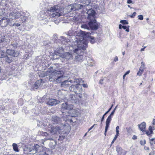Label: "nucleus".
<instances>
[{
	"label": "nucleus",
	"mask_w": 155,
	"mask_h": 155,
	"mask_svg": "<svg viewBox=\"0 0 155 155\" xmlns=\"http://www.w3.org/2000/svg\"><path fill=\"white\" fill-rule=\"evenodd\" d=\"M85 31H81L79 32L76 33V40L74 41V44L77 43V46L75 45H71L69 46V44H68L70 41V40H67L64 37L61 36L60 39L62 44L65 45H68L69 50L71 53L73 52L76 54H81L83 52V51L85 50L87 46V41L84 38Z\"/></svg>",
	"instance_id": "f257e3e1"
},
{
	"label": "nucleus",
	"mask_w": 155,
	"mask_h": 155,
	"mask_svg": "<svg viewBox=\"0 0 155 155\" xmlns=\"http://www.w3.org/2000/svg\"><path fill=\"white\" fill-rule=\"evenodd\" d=\"M51 120L54 124H59L60 125H58L54 127L52 125L49 124L48 126V131L49 132V133L43 131L41 132V134L42 136H48L47 138L45 139V140H52L51 136L56 134L57 132L60 133L59 131L62 130L64 128V127L66 126L65 123L61 124V120L56 116L52 117Z\"/></svg>",
	"instance_id": "f03ea898"
},
{
	"label": "nucleus",
	"mask_w": 155,
	"mask_h": 155,
	"mask_svg": "<svg viewBox=\"0 0 155 155\" xmlns=\"http://www.w3.org/2000/svg\"><path fill=\"white\" fill-rule=\"evenodd\" d=\"M52 73L49 76V79L51 80V81H52L55 83H59L62 80L63 78L64 73L61 71L52 72L51 71H48L47 73Z\"/></svg>",
	"instance_id": "7ed1b4c3"
},
{
	"label": "nucleus",
	"mask_w": 155,
	"mask_h": 155,
	"mask_svg": "<svg viewBox=\"0 0 155 155\" xmlns=\"http://www.w3.org/2000/svg\"><path fill=\"white\" fill-rule=\"evenodd\" d=\"M48 13L52 17H58L64 15L62 10H60L57 6L51 7L48 10Z\"/></svg>",
	"instance_id": "20e7f679"
},
{
	"label": "nucleus",
	"mask_w": 155,
	"mask_h": 155,
	"mask_svg": "<svg viewBox=\"0 0 155 155\" xmlns=\"http://www.w3.org/2000/svg\"><path fill=\"white\" fill-rule=\"evenodd\" d=\"M74 80H77V82L72 83L75 84H73L69 87V89L70 91H71L74 92L75 93H79L80 94L81 93L84 92L81 85L79 84V79H74Z\"/></svg>",
	"instance_id": "39448f33"
},
{
	"label": "nucleus",
	"mask_w": 155,
	"mask_h": 155,
	"mask_svg": "<svg viewBox=\"0 0 155 155\" xmlns=\"http://www.w3.org/2000/svg\"><path fill=\"white\" fill-rule=\"evenodd\" d=\"M24 12H21L14 11L10 13L9 15L10 18L12 20L18 18L24 15Z\"/></svg>",
	"instance_id": "423d86ee"
},
{
	"label": "nucleus",
	"mask_w": 155,
	"mask_h": 155,
	"mask_svg": "<svg viewBox=\"0 0 155 155\" xmlns=\"http://www.w3.org/2000/svg\"><path fill=\"white\" fill-rule=\"evenodd\" d=\"M83 6L84 7L85 6L78 4L74 3L68 6L67 8L69 10V11L70 12L72 10H78Z\"/></svg>",
	"instance_id": "0eeeda50"
},
{
	"label": "nucleus",
	"mask_w": 155,
	"mask_h": 155,
	"mask_svg": "<svg viewBox=\"0 0 155 155\" xmlns=\"http://www.w3.org/2000/svg\"><path fill=\"white\" fill-rule=\"evenodd\" d=\"M90 21L88 23L89 26L92 30H97L98 28V25L95 19L89 20Z\"/></svg>",
	"instance_id": "6e6552de"
},
{
	"label": "nucleus",
	"mask_w": 155,
	"mask_h": 155,
	"mask_svg": "<svg viewBox=\"0 0 155 155\" xmlns=\"http://www.w3.org/2000/svg\"><path fill=\"white\" fill-rule=\"evenodd\" d=\"M87 38V40L89 41L91 44H94L95 42V39L91 35V34L88 32H85L84 38Z\"/></svg>",
	"instance_id": "1a4fd4ad"
},
{
	"label": "nucleus",
	"mask_w": 155,
	"mask_h": 155,
	"mask_svg": "<svg viewBox=\"0 0 155 155\" xmlns=\"http://www.w3.org/2000/svg\"><path fill=\"white\" fill-rule=\"evenodd\" d=\"M87 14L88 15L87 17L88 20L95 19V12L94 10L92 9H89L87 12Z\"/></svg>",
	"instance_id": "9d476101"
},
{
	"label": "nucleus",
	"mask_w": 155,
	"mask_h": 155,
	"mask_svg": "<svg viewBox=\"0 0 155 155\" xmlns=\"http://www.w3.org/2000/svg\"><path fill=\"white\" fill-rule=\"evenodd\" d=\"M6 54L13 57H17L19 55V52L12 49H7L6 51Z\"/></svg>",
	"instance_id": "9b49d317"
},
{
	"label": "nucleus",
	"mask_w": 155,
	"mask_h": 155,
	"mask_svg": "<svg viewBox=\"0 0 155 155\" xmlns=\"http://www.w3.org/2000/svg\"><path fill=\"white\" fill-rule=\"evenodd\" d=\"M62 110H71L73 108V105L72 104H68L67 102H65L61 104Z\"/></svg>",
	"instance_id": "f8f14e48"
},
{
	"label": "nucleus",
	"mask_w": 155,
	"mask_h": 155,
	"mask_svg": "<svg viewBox=\"0 0 155 155\" xmlns=\"http://www.w3.org/2000/svg\"><path fill=\"white\" fill-rule=\"evenodd\" d=\"M77 80H66L63 81L62 82L61 84V87H67L68 85H70V84H69V83L70 82L71 83H77Z\"/></svg>",
	"instance_id": "ddd939ff"
},
{
	"label": "nucleus",
	"mask_w": 155,
	"mask_h": 155,
	"mask_svg": "<svg viewBox=\"0 0 155 155\" xmlns=\"http://www.w3.org/2000/svg\"><path fill=\"white\" fill-rule=\"evenodd\" d=\"M10 21V19L6 18H3L0 21V23L2 27H6Z\"/></svg>",
	"instance_id": "4468645a"
},
{
	"label": "nucleus",
	"mask_w": 155,
	"mask_h": 155,
	"mask_svg": "<svg viewBox=\"0 0 155 155\" xmlns=\"http://www.w3.org/2000/svg\"><path fill=\"white\" fill-rule=\"evenodd\" d=\"M60 102L58 100L54 99H49L47 102V104L50 106H54L60 103Z\"/></svg>",
	"instance_id": "2eb2a0df"
},
{
	"label": "nucleus",
	"mask_w": 155,
	"mask_h": 155,
	"mask_svg": "<svg viewBox=\"0 0 155 155\" xmlns=\"http://www.w3.org/2000/svg\"><path fill=\"white\" fill-rule=\"evenodd\" d=\"M61 57L69 60L72 58V54L69 52H65L63 54H61Z\"/></svg>",
	"instance_id": "dca6fc26"
},
{
	"label": "nucleus",
	"mask_w": 155,
	"mask_h": 155,
	"mask_svg": "<svg viewBox=\"0 0 155 155\" xmlns=\"http://www.w3.org/2000/svg\"><path fill=\"white\" fill-rule=\"evenodd\" d=\"M116 150L119 155H125L127 153L126 151L119 146L117 147Z\"/></svg>",
	"instance_id": "f3484780"
},
{
	"label": "nucleus",
	"mask_w": 155,
	"mask_h": 155,
	"mask_svg": "<svg viewBox=\"0 0 155 155\" xmlns=\"http://www.w3.org/2000/svg\"><path fill=\"white\" fill-rule=\"evenodd\" d=\"M41 148V147L39 146L38 144L35 145L32 148V149H29V152L33 151L34 153H36L37 152H40L41 150H39V149Z\"/></svg>",
	"instance_id": "a211bd4d"
},
{
	"label": "nucleus",
	"mask_w": 155,
	"mask_h": 155,
	"mask_svg": "<svg viewBox=\"0 0 155 155\" xmlns=\"http://www.w3.org/2000/svg\"><path fill=\"white\" fill-rule=\"evenodd\" d=\"M42 84V80L40 79L37 80L35 84L32 86V87L33 89H37Z\"/></svg>",
	"instance_id": "6ab92c4d"
},
{
	"label": "nucleus",
	"mask_w": 155,
	"mask_h": 155,
	"mask_svg": "<svg viewBox=\"0 0 155 155\" xmlns=\"http://www.w3.org/2000/svg\"><path fill=\"white\" fill-rule=\"evenodd\" d=\"M138 127L140 130L142 132L144 131L146 129V123L145 122H142L140 124L138 125Z\"/></svg>",
	"instance_id": "aec40b11"
},
{
	"label": "nucleus",
	"mask_w": 155,
	"mask_h": 155,
	"mask_svg": "<svg viewBox=\"0 0 155 155\" xmlns=\"http://www.w3.org/2000/svg\"><path fill=\"white\" fill-rule=\"evenodd\" d=\"M141 65L140 67L138 72L137 73V75L141 76L143 73L144 69V64L143 62H141Z\"/></svg>",
	"instance_id": "412c9836"
},
{
	"label": "nucleus",
	"mask_w": 155,
	"mask_h": 155,
	"mask_svg": "<svg viewBox=\"0 0 155 155\" xmlns=\"http://www.w3.org/2000/svg\"><path fill=\"white\" fill-rule=\"evenodd\" d=\"M77 95L76 94H71L69 98V100L71 101V102L73 103L75 102V101L77 100Z\"/></svg>",
	"instance_id": "4be33fe9"
},
{
	"label": "nucleus",
	"mask_w": 155,
	"mask_h": 155,
	"mask_svg": "<svg viewBox=\"0 0 155 155\" xmlns=\"http://www.w3.org/2000/svg\"><path fill=\"white\" fill-rule=\"evenodd\" d=\"M55 52L56 55L58 54H59V56L61 57V54L64 53L63 48L62 47H58L56 50Z\"/></svg>",
	"instance_id": "5701e85b"
},
{
	"label": "nucleus",
	"mask_w": 155,
	"mask_h": 155,
	"mask_svg": "<svg viewBox=\"0 0 155 155\" xmlns=\"http://www.w3.org/2000/svg\"><path fill=\"white\" fill-rule=\"evenodd\" d=\"M115 112V111L113 110L111 113L110 114L108 117L106 121V122H107V124H108V123H110L112 119V116L114 115Z\"/></svg>",
	"instance_id": "b1692460"
},
{
	"label": "nucleus",
	"mask_w": 155,
	"mask_h": 155,
	"mask_svg": "<svg viewBox=\"0 0 155 155\" xmlns=\"http://www.w3.org/2000/svg\"><path fill=\"white\" fill-rule=\"evenodd\" d=\"M77 54V55L75 56V59L77 61H81L83 59V56L82 54Z\"/></svg>",
	"instance_id": "393cba45"
},
{
	"label": "nucleus",
	"mask_w": 155,
	"mask_h": 155,
	"mask_svg": "<svg viewBox=\"0 0 155 155\" xmlns=\"http://www.w3.org/2000/svg\"><path fill=\"white\" fill-rule=\"evenodd\" d=\"M87 64L89 66H93L94 65V61L90 57H88L87 58Z\"/></svg>",
	"instance_id": "a878e982"
},
{
	"label": "nucleus",
	"mask_w": 155,
	"mask_h": 155,
	"mask_svg": "<svg viewBox=\"0 0 155 155\" xmlns=\"http://www.w3.org/2000/svg\"><path fill=\"white\" fill-rule=\"evenodd\" d=\"M1 48L0 47V50ZM6 55V52L4 50L0 51V58H4Z\"/></svg>",
	"instance_id": "bb28decb"
},
{
	"label": "nucleus",
	"mask_w": 155,
	"mask_h": 155,
	"mask_svg": "<svg viewBox=\"0 0 155 155\" xmlns=\"http://www.w3.org/2000/svg\"><path fill=\"white\" fill-rule=\"evenodd\" d=\"M12 147L13 150L16 152H18L19 150L18 148V145L15 143L12 144Z\"/></svg>",
	"instance_id": "cd10ccee"
},
{
	"label": "nucleus",
	"mask_w": 155,
	"mask_h": 155,
	"mask_svg": "<svg viewBox=\"0 0 155 155\" xmlns=\"http://www.w3.org/2000/svg\"><path fill=\"white\" fill-rule=\"evenodd\" d=\"M119 126H117L116 127V129H115V131H116L115 136H117L118 137V136L119 135Z\"/></svg>",
	"instance_id": "c85d7f7f"
},
{
	"label": "nucleus",
	"mask_w": 155,
	"mask_h": 155,
	"mask_svg": "<svg viewBox=\"0 0 155 155\" xmlns=\"http://www.w3.org/2000/svg\"><path fill=\"white\" fill-rule=\"evenodd\" d=\"M5 58L6 61L8 63L11 62L12 61V57H9L7 56Z\"/></svg>",
	"instance_id": "c756f323"
},
{
	"label": "nucleus",
	"mask_w": 155,
	"mask_h": 155,
	"mask_svg": "<svg viewBox=\"0 0 155 155\" xmlns=\"http://www.w3.org/2000/svg\"><path fill=\"white\" fill-rule=\"evenodd\" d=\"M5 36L0 35V43L2 42L5 41Z\"/></svg>",
	"instance_id": "7c9ffc66"
},
{
	"label": "nucleus",
	"mask_w": 155,
	"mask_h": 155,
	"mask_svg": "<svg viewBox=\"0 0 155 155\" xmlns=\"http://www.w3.org/2000/svg\"><path fill=\"white\" fill-rule=\"evenodd\" d=\"M109 124H110V123H108V124H107V122H106V126H105V133H104V135L105 136H106V133L107 132V131L109 127Z\"/></svg>",
	"instance_id": "2f4dec72"
},
{
	"label": "nucleus",
	"mask_w": 155,
	"mask_h": 155,
	"mask_svg": "<svg viewBox=\"0 0 155 155\" xmlns=\"http://www.w3.org/2000/svg\"><path fill=\"white\" fill-rule=\"evenodd\" d=\"M81 27L82 28H83L84 29H86L88 30H89L90 29V28L89 26L86 24H84L82 25L81 26Z\"/></svg>",
	"instance_id": "473e14b6"
},
{
	"label": "nucleus",
	"mask_w": 155,
	"mask_h": 155,
	"mask_svg": "<svg viewBox=\"0 0 155 155\" xmlns=\"http://www.w3.org/2000/svg\"><path fill=\"white\" fill-rule=\"evenodd\" d=\"M68 115H64V114H63V115L62 116V118L63 119V120L64 121L66 122L68 120Z\"/></svg>",
	"instance_id": "72a5a7b5"
},
{
	"label": "nucleus",
	"mask_w": 155,
	"mask_h": 155,
	"mask_svg": "<svg viewBox=\"0 0 155 155\" xmlns=\"http://www.w3.org/2000/svg\"><path fill=\"white\" fill-rule=\"evenodd\" d=\"M109 111L108 110L107 111L105 114H104L103 115L102 117V118L101 119V123H102V122L104 121V116L106 115V114H108Z\"/></svg>",
	"instance_id": "f704fd0d"
},
{
	"label": "nucleus",
	"mask_w": 155,
	"mask_h": 155,
	"mask_svg": "<svg viewBox=\"0 0 155 155\" xmlns=\"http://www.w3.org/2000/svg\"><path fill=\"white\" fill-rule=\"evenodd\" d=\"M120 22L123 25L127 24H128V22L126 20H121Z\"/></svg>",
	"instance_id": "c9c22d12"
},
{
	"label": "nucleus",
	"mask_w": 155,
	"mask_h": 155,
	"mask_svg": "<svg viewBox=\"0 0 155 155\" xmlns=\"http://www.w3.org/2000/svg\"><path fill=\"white\" fill-rule=\"evenodd\" d=\"M122 28L124 29H125L126 30V31H127V32H129V26H128V27L126 26H125V25H123L122 26Z\"/></svg>",
	"instance_id": "e433bc0d"
},
{
	"label": "nucleus",
	"mask_w": 155,
	"mask_h": 155,
	"mask_svg": "<svg viewBox=\"0 0 155 155\" xmlns=\"http://www.w3.org/2000/svg\"><path fill=\"white\" fill-rule=\"evenodd\" d=\"M5 13V9L4 8L0 9V15H4Z\"/></svg>",
	"instance_id": "4c0bfd02"
},
{
	"label": "nucleus",
	"mask_w": 155,
	"mask_h": 155,
	"mask_svg": "<svg viewBox=\"0 0 155 155\" xmlns=\"http://www.w3.org/2000/svg\"><path fill=\"white\" fill-rule=\"evenodd\" d=\"M18 44L17 43H12L11 44V46H12L13 47L15 48L17 47Z\"/></svg>",
	"instance_id": "58836bf2"
},
{
	"label": "nucleus",
	"mask_w": 155,
	"mask_h": 155,
	"mask_svg": "<svg viewBox=\"0 0 155 155\" xmlns=\"http://www.w3.org/2000/svg\"><path fill=\"white\" fill-rule=\"evenodd\" d=\"M82 93H81L80 94L79 93H76V94L77 95H76V96L80 98H82Z\"/></svg>",
	"instance_id": "ea45409f"
},
{
	"label": "nucleus",
	"mask_w": 155,
	"mask_h": 155,
	"mask_svg": "<svg viewBox=\"0 0 155 155\" xmlns=\"http://www.w3.org/2000/svg\"><path fill=\"white\" fill-rule=\"evenodd\" d=\"M138 19L140 20H143V16L142 15H140L138 16Z\"/></svg>",
	"instance_id": "a19ab883"
},
{
	"label": "nucleus",
	"mask_w": 155,
	"mask_h": 155,
	"mask_svg": "<svg viewBox=\"0 0 155 155\" xmlns=\"http://www.w3.org/2000/svg\"><path fill=\"white\" fill-rule=\"evenodd\" d=\"M105 78H102L100 81L99 82V83L101 84H103V81L104 80Z\"/></svg>",
	"instance_id": "79ce46f5"
},
{
	"label": "nucleus",
	"mask_w": 155,
	"mask_h": 155,
	"mask_svg": "<svg viewBox=\"0 0 155 155\" xmlns=\"http://www.w3.org/2000/svg\"><path fill=\"white\" fill-rule=\"evenodd\" d=\"M117 137L118 136H115L114 137L111 143V144H112L114 142V141L117 139Z\"/></svg>",
	"instance_id": "37998d69"
},
{
	"label": "nucleus",
	"mask_w": 155,
	"mask_h": 155,
	"mask_svg": "<svg viewBox=\"0 0 155 155\" xmlns=\"http://www.w3.org/2000/svg\"><path fill=\"white\" fill-rule=\"evenodd\" d=\"M140 143L141 145H143L146 143V140H143V141H140Z\"/></svg>",
	"instance_id": "c03bdc74"
},
{
	"label": "nucleus",
	"mask_w": 155,
	"mask_h": 155,
	"mask_svg": "<svg viewBox=\"0 0 155 155\" xmlns=\"http://www.w3.org/2000/svg\"><path fill=\"white\" fill-rule=\"evenodd\" d=\"M136 14V12H134L132 15H130V16L131 18H134Z\"/></svg>",
	"instance_id": "a18cd8bd"
},
{
	"label": "nucleus",
	"mask_w": 155,
	"mask_h": 155,
	"mask_svg": "<svg viewBox=\"0 0 155 155\" xmlns=\"http://www.w3.org/2000/svg\"><path fill=\"white\" fill-rule=\"evenodd\" d=\"M152 132H151L149 130H147L146 131V134L147 135H149L152 134Z\"/></svg>",
	"instance_id": "49530a36"
},
{
	"label": "nucleus",
	"mask_w": 155,
	"mask_h": 155,
	"mask_svg": "<svg viewBox=\"0 0 155 155\" xmlns=\"http://www.w3.org/2000/svg\"><path fill=\"white\" fill-rule=\"evenodd\" d=\"M150 141L152 142V144H155V139L152 138L151 139Z\"/></svg>",
	"instance_id": "de8ad7c7"
},
{
	"label": "nucleus",
	"mask_w": 155,
	"mask_h": 155,
	"mask_svg": "<svg viewBox=\"0 0 155 155\" xmlns=\"http://www.w3.org/2000/svg\"><path fill=\"white\" fill-rule=\"evenodd\" d=\"M149 131H150L151 132H152V133H153V131H152V127L151 126H150L149 127Z\"/></svg>",
	"instance_id": "09e8293b"
},
{
	"label": "nucleus",
	"mask_w": 155,
	"mask_h": 155,
	"mask_svg": "<svg viewBox=\"0 0 155 155\" xmlns=\"http://www.w3.org/2000/svg\"><path fill=\"white\" fill-rule=\"evenodd\" d=\"M73 35L72 34H71V31H70L68 32V35L69 36H71Z\"/></svg>",
	"instance_id": "8fccbe9b"
},
{
	"label": "nucleus",
	"mask_w": 155,
	"mask_h": 155,
	"mask_svg": "<svg viewBox=\"0 0 155 155\" xmlns=\"http://www.w3.org/2000/svg\"><path fill=\"white\" fill-rule=\"evenodd\" d=\"M118 58L117 56H116L114 58V61H115V62L117 61H118Z\"/></svg>",
	"instance_id": "3c124183"
},
{
	"label": "nucleus",
	"mask_w": 155,
	"mask_h": 155,
	"mask_svg": "<svg viewBox=\"0 0 155 155\" xmlns=\"http://www.w3.org/2000/svg\"><path fill=\"white\" fill-rule=\"evenodd\" d=\"M137 138V137L136 136L134 135L132 137V139L133 140L136 139Z\"/></svg>",
	"instance_id": "603ef678"
},
{
	"label": "nucleus",
	"mask_w": 155,
	"mask_h": 155,
	"mask_svg": "<svg viewBox=\"0 0 155 155\" xmlns=\"http://www.w3.org/2000/svg\"><path fill=\"white\" fill-rule=\"evenodd\" d=\"M82 85L84 87H88V85L87 84H83Z\"/></svg>",
	"instance_id": "864d4df0"
},
{
	"label": "nucleus",
	"mask_w": 155,
	"mask_h": 155,
	"mask_svg": "<svg viewBox=\"0 0 155 155\" xmlns=\"http://www.w3.org/2000/svg\"><path fill=\"white\" fill-rule=\"evenodd\" d=\"M144 149L146 150H149V148L148 147L145 146L144 147Z\"/></svg>",
	"instance_id": "5fc2aeb1"
},
{
	"label": "nucleus",
	"mask_w": 155,
	"mask_h": 155,
	"mask_svg": "<svg viewBox=\"0 0 155 155\" xmlns=\"http://www.w3.org/2000/svg\"><path fill=\"white\" fill-rule=\"evenodd\" d=\"M59 20H54V22L56 24H58L59 22Z\"/></svg>",
	"instance_id": "6e6d98bb"
},
{
	"label": "nucleus",
	"mask_w": 155,
	"mask_h": 155,
	"mask_svg": "<svg viewBox=\"0 0 155 155\" xmlns=\"http://www.w3.org/2000/svg\"><path fill=\"white\" fill-rule=\"evenodd\" d=\"M126 129L127 132H128V133H129V131L130 129V127H127L126 128Z\"/></svg>",
	"instance_id": "4d7b16f0"
},
{
	"label": "nucleus",
	"mask_w": 155,
	"mask_h": 155,
	"mask_svg": "<svg viewBox=\"0 0 155 155\" xmlns=\"http://www.w3.org/2000/svg\"><path fill=\"white\" fill-rule=\"evenodd\" d=\"M132 1L131 0H127V3L128 4H130L131 3H132Z\"/></svg>",
	"instance_id": "13d9d810"
},
{
	"label": "nucleus",
	"mask_w": 155,
	"mask_h": 155,
	"mask_svg": "<svg viewBox=\"0 0 155 155\" xmlns=\"http://www.w3.org/2000/svg\"><path fill=\"white\" fill-rule=\"evenodd\" d=\"M95 124H94L93 126H91L89 129L88 130V131H90V130H91L92 128L94 127V125H95Z\"/></svg>",
	"instance_id": "bf43d9fd"
},
{
	"label": "nucleus",
	"mask_w": 155,
	"mask_h": 155,
	"mask_svg": "<svg viewBox=\"0 0 155 155\" xmlns=\"http://www.w3.org/2000/svg\"><path fill=\"white\" fill-rule=\"evenodd\" d=\"M15 26L17 27H19L20 26V24H19L18 23H16Z\"/></svg>",
	"instance_id": "052dcab7"
},
{
	"label": "nucleus",
	"mask_w": 155,
	"mask_h": 155,
	"mask_svg": "<svg viewBox=\"0 0 155 155\" xmlns=\"http://www.w3.org/2000/svg\"><path fill=\"white\" fill-rule=\"evenodd\" d=\"M130 71H127V72L125 73V75H127V74H128L130 73Z\"/></svg>",
	"instance_id": "680f3d73"
},
{
	"label": "nucleus",
	"mask_w": 155,
	"mask_h": 155,
	"mask_svg": "<svg viewBox=\"0 0 155 155\" xmlns=\"http://www.w3.org/2000/svg\"><path fill=\"white\" fill-rule=\"evenodd\" d=\"M155 124V119H153V121L152 124L153 125H154Z\"/></svg>",
	"instance_id": "e2e57ef3"
},
{
	"label": "nucleus",
	"mask_w": 155,
	"mask_h": 155,
	"mask_svg": "<svg viewBox=\"0 0 155 155\" xmlns=\"http://www.w3.org/2000/svg\"><path fill=\"white\" fill-rule=\"evenodd\" d=\"M122 26H122L121 25H120H120H119V29H121V28H122Z\"/></svg>",
	"instance_id": "0e129e2a"
},
{
	"label": "nucleus",
	"mask_w": 155,
	"mask_h": 155,
	"mask_svg": "<svg viewBox=\"0 0 155 155\" xmlns=\"http://www.w3.org/2000/svg\"><path fill=\"white\" fill-rule=\"evenodd\" d=\"M146 47H145L144 48H141V50H140V51H144V49H145V48Z\"/></svg>",
	"instance_id": "69168bd1"
},
{
	"label": "nucleus",
	"mask_w": 155,
	"mask_h": 155,
	"mask_svg": "<svg viewBox=\"0 0 155 155\" xmlns=\"http://www.w3.org/2000/svg\"><path fill=\"white\" fill-rule=\"evenodd\" d=\"M101 114V113L99 112H98V113H97V116H98L100 114Z\"/></svg>",
	"instance_id": "338daca9"
},
{
	"label": "nucleus",
	"mask_w": 155,
	"mask_h": 155,
	"mask_svg": "<svg viewBox=\"0 0 155 155\" xmlns=\"http://www.w3.org/2000/svg\"><path fill=\"white\" fill-rule=\"evenodd\" d=\"M112 107H111L108 109V110L110 112V110H111L112 109Z\"/></svg>",
	"instance_id": "774afa93"
}]
</instances>
